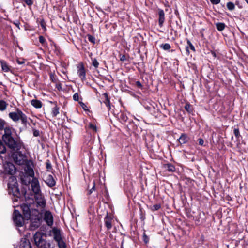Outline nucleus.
I'll return each mask as SVG.
<instances>
[{
    "label": "nucleus",
    "instance_id": "obj_8",
    "mask_svg": "<svg viewBox=\"0 0 248 248\" xmlns=\"http://www.w3.org/2000/svg\"><path fill=\"white\" fill-rule=\"evenodd\" d=\"M13 219L14 223L16 226L21 227L24 224V218L20 212L15 210L13 214Z\"/></svg>",
    "mask_w": 248,
    "mask_h": 248
},
{
    "label": "nucleus",
    "instance_id": "obj_58",
    "mask_svg": "<svg viewBox=\"0 0 248 248\" xmlns=\"http://www.w3.org/2000/svg\"><path fill=\"white\" fill-rule=\"evenodd\" d=\"M235 4H236V5H238V4H239V2H238V1H236V2H235Z\"/></svg>",
    "mask_w": 248,
    "mask_h": 248
},
{
    "label": "nucleus",
    "instance_id": "obj_55",
    "mask_svg": "<svg viewBox=\"0 0 248 248\" xmlns=\"http://www.w3.org/2000/svg\"><path fill=\"white\" fill-rule=\"evenodd\" d=\"M211 53L212 54V55L214 57V58H216L217 57V55H216V53L215 51H211Z\"/></svg>",
    "mask_w": 248,
    "mask_h": 248
},
{
    "label": "nucleus",
    "instance_id": "obj_22",
    "mask_svg": "<svg viewBox=\"0 0 248 248\" xmlns=\"http://www.w3.org/2000/svg\"><path fill=\"white\" fill-rule=\"evenodd\" d=\"M233 134L236 138L237 141L239 142L240 139H242V137L240 134L239 129L238 126H237V127L235 126L234 127Z\"/></svg>",
    "mask_w": 248,
    "mask_h": 248
},
{
    "label": "nucleus",
    "instance_id": "obj_50",
    "mask_svg": "<svg viewBox=\"0 0 248 248\" xmlns=\"http://www.w3.org/2000/svg\"><path fill=\"white\" fill-rule=\"evenodd\" d=\"M135 84L139 88H142V85L140 81H136Z\"/></svg>",
    "mask_w": 248,
    "mask_h": 248
},
{
    "label": "nucleus",
    "instance_id": "obj_59",
    "mask_svg": "<svg viewBox=\"0 0 248 248\" xmlns=\"http://www.w3.org/2000/svg\"><path fill=\"white\" fill-rule=\"evenodd\" d=\"M246 1V2L247 3V4H248V0H245Z\"/></svg>",
    "mask_w": 248,
    "mask_h": 248
},
{
    "label": "nucleus",
    "instance_id": "obj_54",
    "mask_svg": "<svg viewBox=\"0 0 248 248\" xmlns=\"http://www.w3.org/2000/svg\"><path fill=\"white\" fill-rule=\"evenodd\" d=\"M17 62L19 64H24L25 63V62L23 60L20 61L19 60H17Z\"/></svg>",
    "mask_w": 248,
    "mask_h": 248
},
{
    "label": "nucleus",
    "instance_id": "obj_45",
    "mask_svg": "<svg viewBox=\"0 0 248 248\" xmlns=\"http://www.w3.org/2000/svg\"><path fill=\"white\" fill-rule=\"evenodd\" d=\"M4 124L5 121L0 119V130H1L3 128Z\"/></svg>",
    "mask_w": 248,
    "mask_h": 248
},
{
    "label": "nucleus",
    "instance_id": "obj_46",
    "mask_svg": "<svg viewBox=\"0 0 248 248\" xmlns=\"http://www.w3.org/2000/svg\"><path fill=\"white\" fill-rule=\"evenodd\" d=\"M73 98L75 101H78L79 99L78 94V93H75L73 95Z\"/></svg>",
    "mask_w": 248,
    "mask_h": 248
},
{
    "label": "nucleus",
    "instance_id": "obj_40",
    "mask_svg": "<svg viewBox=\"0 0 248 248\" xmlns=\"http://www.w3.org/2000/svg\"><path fill=\"white\" fill-rule=\"evenodd\" d=\"M87 37H88V40L90 42H91L93 44L95 43V38L94 37H93V36H92L90 34H88Z\"/></svg>",
    "mask_w": 248,
    "mask_h": 248
},
{
    "label": "nucleus",
    "instance_id": "obj_51",
    "mask_svg": "<svg viewBox=\"0 0 248 248\" xmlns=\"http://www.w3.org/2000/svg\"><path fill=\"white\" fill-rule=\"evenodd\" d=\"M14 24L19 29H20L19 25L20 24V22L18 20H16L13 22Z\"/></svg>",
    "mask_w": 248,
    "mask_h": 248
},
{
    "label": "nucleus",
    "instance_id": "obj_48",
    "mask_svg": "<svg viewBox=\"0 0 248 248\" xmlns=\"http://www.w3.org/2000/svg\"><path fill=\"white\" fill-rule=\"evenodd\" d=\"M95 183L94 181L93 182V186L92 188L89 190V194H91L93 191L95 190Z\"/></svg>",
    "mask_w": 248,
    "mask_h": 248
},
{
    "label": "nucleus",
    "instance_id": "obj_42",
    "mask_svg": "<svg viewBox=\"0 0 248 248\" xmlns=\"http://www.w3.org/2000/svg\"><path fill=\"white\" fill-rule=\"evenodd\" d=\"M89 127L90 129H92L93 131L95 132L97 131L96 126L93 124H90Z\"/></svg>",
    "mask_w": 248,
    "mask_h": 248
},
{
    "label": "nucleus",
    "instance_id": "obj_31",
    "mask_svg": "<svg viewBox=\"0 0 248 248\" xmlns=\"http://www.w3.org/2000/svg\"><path fill=\"white\" fill-rule=\"evenodd\" d=\"M185 108L189 113H192L193 111V107L189 103H186Z\"/></svg>",
    "mask_w": 248,
    "mask_h": 248
},
{
    "label": "nucleus",
    "instance_id": "obj_28",
    "mask_svg": "<svg viewBox=\"0 0 248 248\" xmlns=\"http://www.w3.org/2000/svg\"><path fill=\"white\" fill-rule=\"evenodd\" d=\"M8 104L3 100H0V111H3L6 110Z\"/></svg>",
    "mask_w": 248,
    "mask_h": 248
},
{
    "label": "nucleus",
    "instance_id": "obj_57",
    "mask_svg": "<svg viewBox=\"0 0 248 248\" xmlns=\"http://www.w3.org/2000/svg\"><path fill=\"white\" fill-rule=\"evenodd\" d=\"M11 178L13 180V181H16V178L14 177V176H11Z\"/></svg>",
    "mask_w": 248,
    "mask_h": 248
},
{
    "label": "nucleus",
    "instance_id": "obj_10",
    "mask_svg": "<svg viewBox=\"0 0 248 248\" xmlns=\"http://www.w3.org/2000/svg\"><path fill=\"white\" fill-rule=\"evenodd\" d=\"M78 74L82 80L86 79V71L82 63L77 65Z\"/></svg>",
    "mask_w": 248,
    "mask_h": 248
},
{
    "label": "nucleus",
    "instance_id": "obj_13",
    "mask_svg": "<svg viewBox=\"0 0 248 248\" xmlns=\"http://www.w3.org/2000/svg\"><path fill=\"white\" fill-rule=\"evenodd\" d=\"M35 199L37 206L44 209L46 206V202L42 194L36 195Z\"/></svg>",
    "mask_w": 248,
    "mask_h": 248
},
{
    "label": "nucleus",
    "instance_id": "obj_36",
    "mask_svg": "<svg viewBox=\"0 0 248 248\" xmlns=\"http://www.w3.org/2000/svg\"><path fill=\"white\" fill-rule=\"evenodd\" d=\"M161 208L160 204H156L151 207L150 209L152 211H155L159 210Z\"/></svg>",
    "mask_w": 248,
    "mask_h": 248
},
{
    "label": "nucleus",
    "instance_id": "obj_19",
    "mask_svg": "<svg viewBox=\"0 0 248 248\" xmlns=\"http://www.w3.org/2000/svg\"><path fill=\"white\" fill-rule=\"evenodd\" d=\"M178 140L180 144H183L188 142L189 138L186 134L182 133Z\"/></svg>",
    "mask_w": 248,
    "mask_h": 248
},
{
    "label": "nucleus",
    "instance_id": "obj_20",
    "mask_svg": "<svg viewBox=\"0 0 248 248\" xmlns=\"http://www.w3.org/2000/svg\"><path fill=\"white\" fill-rule=\"evenodd\" d=\"M103 95L105 97V100L103 101V103L106 105L108 109V110H110L111 108L110 102L108 98V93H105L103 94Z\"/></svg>",
    "mask_w": 248,
    "mask_h": 248
},
{
    "label": "nucleus",
    "instance_id": "obj_41",
    "mask_svg": "<svg viewBox=\"0 0 248 248\" xmlns=\"http://www.w3.org/2000/svg\"><path fill=\"white\" fill-rule=\"evenodd\" d=\"M143 240L145 244H147L149 241V238L147 236L145 232L143 234Z\"/></svg>",
    "mask_w": 248,
    "mask_h": 248
},
{
    "label": "nucleus",
    "instance_id": "obj_43",
    "mask_svg": "<svg viewBox=\"0 0 248 248\" xmlns=\"http://www.w3.org/2000/svg\"><path fill=\"white\" fill-rule=\"evenodd\" d=\"M24 2L28 6H31L33 4L32 0H23Z\"/></svg>",
    "mask_w": 248,
    "mask_h": 248
},
{
    "label": "nucleus",
    "instance_id": "obj_6",
    "mask_svg": "<svg viewBox=\"0 0 248 248\" xmlns=\"http://www.w3.org/2000/svg\"><path fill=\"white\" fill-rule=\"evenodd\" d=\"M9 117L15 122L21 120L22 124L26 126L28 122L27 117L21 110L16 109V111L10 112Z\"/></svg>",
    "mask_w": 248,
    "mask_h": 248
},
{
    "label": "nucleus",
    "instance_id": "obj_33",
    "mask_svg": "<svg viewBox=\"0 0 248 248\" xmlns=\"http://www.w3.org/2000/svg\"><path fill=\"white\" fill-rule=\"evenodd\" d=\"M160 47L165 50H168L171 48L170 45L168 43L162 44Z\"/></svg>",
    "mask_w": 248,
    "mask_h": 248
},
{
    "label": "nucleus",
    "instance_id": "obj_17",
    "mask_svg": "<svg viewBox=\"0 0 248 248\" xmlns=\"http://www.w3.org/2000/svg\"><path fill=\"white\" fill-rule=\"evenodd\" d=\"M158 14L159 16L158 24L160 27H162L165 21L164 12L162 9H159L158 10Z\"/></svg>",
    "mask_w": 248,
    "mask_h": 248
},
{
    "label": "nucleus",
    "instance_id": "obj_38",
    "mask_svg": "<svg viewBox=\"0 0 248 248\" xmlns=\"http://www.w3.org/2000/svg\"><path fill=\"white\" fill-rule=\"evenodd\" d=\"M39 41L43 45H44L46 43V39L42 35L39 36Z\"/></svg>",
    "mask_w": 248,
    "mask_h": 248
},
{
    "label": "nucleus",
    "instance_id": "obj_14",
    "mask_svg": "<svg viewBox=\"0 0 248 248\" xmlns=\"http://www.w3.org/2000/svg\"><path fill=\"white\" fill-rule=\"evenodd\" d=\"M5 171L9 174L13 175L16 172V169L13 163L8 162L5 165Z\"/></svg>",
    "mask_w": 248,
    "mask_h": 248
},
{
    "label": "nucleus",
    "instance_id": "obj_56",
    "mask_svg": "<svg viewBox=\"0 0 248 248\" xmlns=\"http://www.w3.org/2000/svg\"><path fill=\"white\" fill-rule=\"evenodd\" d=\"M81 106L82 107V108L85 110H87V106L83 103H82V105H81Z\"/></svg>",
    "mask_w": 248,
    "mask_h": 248
},
{
    "label": "nucleus",
    "instance_id": "obj_9",
    "mask_svg": "<svg viewBox=\"0 0 248 248\" xmlns=\"http://www.w3.org/2000/svg\"><path fill=\"white\" fill-rule=\"evenodd\" d=\"M21 209L22 211L24 218L28 220L31 216V212L30 209V205L26 203H23L21 205Z\"/></svg>",
    "mask_w": 248,
    "mask_h": 248
},
{
    "label": "nucleus",
    "instance_id": "obj_60",
    "mask_svg": "<svg viewBox=\"0 0 248 248\" xmlns=\"http://www.w3.org/2000/svg\"><path fill=\"white\" fill-rule=\"evenodd\" d=\"M233 136H232V138H231V140H233Z\"/></svg>",
    "mask_w": 248,
    "mask_h": 248
},
{
    "label": "nucleus",
    "instance_id": "obj_12",
    "mask_svg": "<svg viewBox=\"0 0 248 248\" xmlns=\"http://www.w3.org/2000/svg\"><path fill=\"white\" fill-rule=\"evenodd\" d=\"M25 158V156L21 154V152H19L14 157V160L16 163L19 165H21L24 164L26 162Z\"/></svg>",
    "mask_w": 248,
    "mask_h": 248
},
{
    "label": "nucleus",
    "instance_id": "obj_24",
    "mask_svg": "<svg viewBox=\"0 0 248 248\" xmlns=\"http://www.w3.org/2000/svg\"><path fill=\"white\" fill-rule=\"evenodd\" d=\"M1 66L2 70L5 72H8L10 70V67L7 64V62L3 61H0Z\"/></svg>",
    "mask_w": 248,
    "mask_h": 248
},
{
    "label": "nucleus",
    "instance_id": "obj_35",
    "mask_svg": "<svg viewBox=\"0 0 248 248\" xmlns=\"http://www.w3.org/2000/svg\"><path fill=\"white\" fill-rule=\"evenodd\" d=\"M46 168L48 171H52V167L49 160H47L46 162Z\"/></svg>",
    "mask_w": 248,
    "mask_h": 248
},
{
    "label": "nucleus",
    "instance_id": "obj_61",
    "mask_svg": "<svg viewBox=\"0 0 248 248\" xmlns=\"http://www.w3.org/2000/svg\"><path fill=\"white\" fill-rule=\"evenodd\" d=\"M0 85H2V82H0Z\"/></svg>",
    "mask_w": 248,
    "mask_h": 248
},
{
    "label": "nucleus",
    "instance_id": "obj_32",
    "mask_svg": "<svg viewBox=\"0 0 248 248\" xmlns=\"http://www.w3.org/2000/svg\"><path fill=\"white\" fill-rule=\"evenodd\" d=\"M226 6L228 9L230 11H232L235 9V5L232 2H227Z\"/></svg>",
    "mask_w": 248,
    "mask_h": 248
},
{
    "label": "nucleus",
    "instance_id": "obj_53",
    "mask_svg": "<svg viewBox=\"0 0 248 248\" xmlns=\"http://www.w3.org/2000/svg\"><path fill=\"white\" fill-rule=\"evenodd\" d=\"M120 60L121 61H125L126 60L125 56L124 55H123L121 56L120 57Z\"/></svg>",
    "mask_w": 248,
    "mask_h": 248
},
{
    "label": "nucleus",
    "instance_id": "obj_27",
    "mask_svg": "<svg viewBox=\"0 0 248 248\" xmlns=\"http://www.w3.org/2000/svg\"><path fill=\"white\" fill-rule=\"evenodd\" d=\"M164 168L170 172H174L175 170V168L174 165L171 163H167L164 165Z\"/></svg>",
    "mask_w": 248,
    "mask_h": 248
},
{
    "label": "nucleus",
    "instance_id": "obj_16",
    "mask_svg": "<svg viewBox=\"0 0 248 248\" xmlns=\"http://www.w3.org/2000/svg\"><path fill=\"white\" fill-rule=\"evenodd\" d=\"M113 218L111 216H109L107 213L106 217L104 218V224L108 230H110L112 228V222Z\"/></svg>",
    "mask_w": 248,
    "mask_h": 248
},
{
    "label": "nucleus",
    "instance_id": "obj_18",
    "mask_svg": "<svg viewBox=\"0 0 248 248\" xmlns=\"http://www.w3.org/2000/svg\"><path fill=\"white\" fill-rule=\"evenodd\" d=\"M45 181L47 185L50 187H52L56 185V181L51 175H48Z\"/></svg>",
    "mask_w": 248,
    "mask_h": 248
},
{
    "label": "nucleus",
    "instance_id": "obj_30",
    "mask_svg": "<svg viewBox=\"0 0 248 248\" xmlns=\"http://www.w3.org/2000/svg\"><path fill=\"white\" fill-rule=\"evenodd\" d=\"M119 119L121 122L122 123H125L127 121L128 119V117L126 114V113L121 112L120 115H119Z\"/></svg>",
    "mask_w": 248,
    "mask_h": 248
},
{
    "label": "nucleus",
    "instance_id": "obj_37",
    "mask_svg": "<svg viewBox=\"0 0 248 248\" xmlns=\"http://www.w3.org/2000/svg\"><path fill=\"white\" fill-rule=\"evenodd\" d=\"M54 51L56 55H59L60 54V48L57 46L56 45H54Z\"/></svg>",
    "mask_w": 248,
    "mask_h": 248
},
{
    "label": "nucleus",
    "instance_id": "obj_49",
    "mask_svg": "<svg viewBox=\"0 0 248 248\" xmlns=\"http://www.w3.org/2000/svg\"><path fill=\"white\" fill-rule=\"evenodd\" d=\"M95 183L94 181L93 182V186L92 188L89 190V194H91L93 191L95 190Z\"/></svg>",
    "mask_w": 248,
    "mask_h": 248
},
{
    "label": "nucleus",
    "instance_id": "obj_5",
    "mask_svg": "<svg viewBox=\"0 0 248 248\" xmlns=\"http://www.w3.org/2000/svg\"><path fill=\"white\" fill-rule=\"evenodd\" d=\"M8 190L9 193H12L14 197L13 199L14 202H17L18 198L24 197L26 194V191L24 189L20 191L16 181H15L13 185L8 184Z\"/></svg>",
    "mask_w": 248,
    "mask_h": 248
},
{
    "label": "nucleus",
    "instance_id": "obj_47",
    "mask_svg": "<svg viewBox=\"0 0 248 248\" xmlns=\"http://www.w3.org/2000/svg\"><path fill=\"white\" fill-rule=\"evenodd\" d=\"M213 4H217L220 3V0H210Z\"/></svg>",
    "mask_w": 248,
    "mask_h": 248
},
{
    "label": "nucleus",
    "instance_id": "obj_29",
    "mask_svg": "<svg viewBox=\"0 0 248 248\" xmlns=\"http://www.w3.org/2000/svg\"><path fill=\"white\" fill-rule=\"evenodd\" d=\"M216 28L218 31H221L224 30L226 25L225 23L222 22H217L215 24Z\"/></svg>",
    "mask_w": 248,
    "mask_h": 248
},
{
    "label": "nucleus",
    "instance_id": "obj_4",
    "mask_svg": "<svg viewBox=\"0 0 248 248\" xmlns=\"http://www.w3.org/2000/svg\"><path fill=\"white\" fill-rule=\"evenodd\" d=\"M22 181L23 184L28 185L31 184V190L35 195H39L41 194V188L38 179L36 177H33L31 180L30 178L28 177H24L22 178Z\"/></svg>",
    "mask_w": 248,
    "mask_h": 248
},
{
    "label": "nucleus",
    "instance_id": "obj_21",
    "mask_svg": "<svg viewBox=\"0 0 248 248\" xmlns=\"http://www.w3.org/2000/svg\"><path fill=\"white\" fill-rule=\"evenodd\" d=\"M187 45L186 47L187 54L188 55L190 53L189 49H190L193 52H195L196 51L194 46L192 45L191 42L188 39H187Z\"/></svg>",
    "mask_w": 248,
    "mask_h": 248
},
{
    "label": "nucleus",
    "instance_id": "obj_26",
    "mask_svg": "<svg viewBox=\"0 0 248 248\" xmlns=\"http://www.w3.org/2000/svg\"><path fill=\"white\" fill-rule=\"evenodd\" d=\"M60 108L55 105V107L51 109V115L53 117H55L59 114Z\"/></svg>",
    "mask_w": 248,
    "mask_h": 248
},
{
    "label": "nucleus",
    "instance_id": "obj_7",
    "mask_svg": "<svg viewBox=\"0 0 248 248\" xmlns=\"http://www.w3.org/2000/svg\"><path fill=\"white\" fill-rule=\"evenodd\" d=\"M54 239L57 242L59 248H66L65 243L62 240L61 231L59 229L54 228L52 229Z\"/></svg>",
    "mask_w": 248,
    "mask_h": 248
},
{
    "label": "nucleus",
    "instance_id": "obj_44",
    "mask_svg": "<svg viewBox=\"0 0 248 248\" xmlns=\"http://www.w3.org/2000/svg\"><path fill=\"white\" fill-rule=\"evenodd\" d=\"M33 134L34 136L38 137L40 135V131L38 130L33 129Z\"/></svg>",
    "mask_w": 248,
    "mask_h": 248
},
{
    "label": "nucleus",
    "instance_id": "obj_39",
    "mask_svg": "<svg viewBox=\"0 0 248 248\" xmlns=\"http://www.w3.org/2000/svg\"><path fill=\"white\" fill-rule=\"evenodd\" d=\"M92 65L95 68H97L99 66V62H98L96 59L94 58L93 60H92Z\"/></svg>",
    "mask_w": 248,
    "mask_h": 248
},
{
    "label": "nucleus",
    "instance_id": "obj_15",
    "mask_svg": "<svg viewBox=\"0 0 248 248\" xmlns=\"http://www.w3.org/2000/svg\"><path fill=\"white\" fill-rule=\"evenodd\" d=\"M24 170L25 173L28 175L26 177H28V178L31 177L32 178L35 177L34 170L28 163L26 164Z\"/></svg>",
    "mask_w": 248,
    "mask_h": 248
},
{
    "label": "nucleus",
    "instance_id": "obj_3",
    "mask_svg": "<svg viewBox=\"0 0 248 248\" xmlns=\"http://www.w3.org/2000/svg\"><path fill=\"white\" fill-rule=\"evenodd\" d=\"M42 233L37 232L33 235V239L35 245L38 248H54L50 241H46L42 238Z\"/></svg>",
    "mask_w": 248,
    "mask_h": 248
},
{
    "label": "nucleus",
    "instance_id": "obj_2",
    "mask_svg": "<svg viewBox=\"0 0 248 248\" xmlns=\"http://www.w3.org/2000/svg\"><path fill=\"white\" fill-rule=\"evenodd\" d=\"M29 219L31 220L30 229L31 230H35L41 224L42 215L38 210L34 209L32 210L31 216Z\"/></svg>",
    "mask_w": 248,
    "mask_h": 248
},
{
    "label": "nucleus",
    "instance_id": "obj_52",
    "mask_svg": "<svg viewBox=\"0 0 248 248\" xmlns=\"http://www.w3.org/2000/svg\"><path fill=\"white\" fill-rule=\"evenodd\" d=\"M198 141H199V144L201 145V146H203V144H204V140L202 139V138H200L198 139Z\"/></svg>",
    "mask_w": 248,
    "mask_h": 248
},
{
    "label": "nucleus",
    "instance_id": "obj_1",
    "mask_svg": "<svg viewBox=\"0 0 248 248\" xmlns=\"http://www.w3.org/2000/svg\"><path fill=\"white\" fill-rule=\"evenodd\" d=\"M2 139L5 144L13 151H17L23 146V143L17 135L16 130L9 126L4 128Z\"/></svg>",
    "mask_w": 248,
    "mask_h": 248
},
{
    "label": "nucleus",
    "instance_id": "obj_23",
    "mask_svg": "<svg viewBox=\"0 0 248 248\" xmlns=\"http://www.w3.org/2000/svg\"><path fill=\"white\" fill-rule=\"evenodd\" d=\"M31 104L36 108H40L42 107V103L37 99H33L31 101Z\"/></svg>",
    "mask_w": 248,
    "mask_h": 248
},
{
    "label": "nucleus",
    "instance_id": "obj_11",
    "mask_svg": "<svg viewBox=\"0 0 248 248\" xmlns=\"http://www.w3.org/2000/svg\"><path fill=\"white\" fill-rule=\"evenodd\" d=\"M44 219L48 226H51L53 223V217L50 211H46L44 213Z\"/></svg>",
    "mask_w": 248,
    "mask_h": 248
},
{
    "label": "nucleus",
    "instance_id": "obj_25",
    "mask_svg": "<svg viewBox=\"0 0 248 248\" xmlns=\"http://www.w3.org/2000/svg\"><path fill=\"white\" fill-rule=\"evenodd\" d=\"M19 248H32L28 240L25 239L21 243Z\"/></svg>",
    "mask_w": 248,
    "mask_h": 248
},
{
    "label": "nucleus",
    "instance_id": "obj_34",
    "mask_svg": "<svg viewBox=\"0 0 248 248\" xmlns=\"http://www.w3.org/2000/svg\"><path fill=\"white\" fill-rule=\"evenodd\" d=\"M6 151V147L2 142L0 140V154H3Z\"/></svg>",
    "mask_w": 248,
    "mask_h": 248
}]
</instances>
